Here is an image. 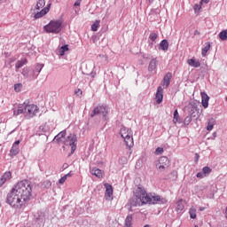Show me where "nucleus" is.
<instances>
[{
    "mask_svg": "<svg viewBox=\"0 0 227 227\" xmlns=\"http://www.w3.org/2000/svg\"><path fill=\"white\" fill-rule=\"evenodd\" d=\"M32 192L33 186H31V183L29 181H20L7 194L6 203L12 208L20 210V208L26 205V201H29V200H31Z\"/></svg>",
    "mask_w": 227,
    "mask_h": 227,
    "instance_id": "nucleus-1",
    "label": "nucleus"
},
{
    "mask_svg": "<svg viewBox=\"0 0 227 227\" xmlns=\"http://www.w3.org/2000/svg\"><path fill=\"white\" fill-rule=\"evenodd\" d=\"M39 108L35 104H29V101H25L18 106V109L13 111V116L24 114L25 118H35L38 114Z\"/></svg>",
    "mask_w": 227,
    "mask_h": 227,
    "instance_id": "nucleus-2",
    "label": "nucleus"
},
{
    "mask_svg": "<svg viewBox=\"0 0 227 227\" xmlns=\"http://www.w3.org/2000/svg\"><path fill=\"white\" fill-rule=\"evenodd\" d=\"M151 201L152 198L146 193V190L138 187L135 192V197L129 200V210H132V207H143V205H146V203H150Z\"/></svg>",
    "mask_w": 227,
    "mask_h": 227,
    "instance_id": "nucleus-3",
    "label": "nucleus"
},
{
    "mask_svg": "<svg viewBox=\"0 0 227 227\" xmlns=\"http://www.w3.org/2000/svg\"><path fill=\"white\" fill-rule=\"evenodd\" d=\"M43 29L46 33L59 35V33H61V29H63V22L59 20H51L43 27Z\"/></svg>",
    "mask_w": 227,
    "mask_h": 227,
    "instance_id": "nucleus-4",
    "label": "nucleus"
},
{
    "mask_svg": "<svg viewBox=\"0 0 227 227\" xmlns=\"http://www.w3.org/2000/svg\"><path fill=\"white\" fill-rule=\"evenodd\" d=\"M120 134L122 139H124V143H126V146H128L129 148H132V146H134V137H133L132 129L126 127H122L121 128Z\"/></svg>",
    "mask_w": 227,
    "mask_h": 227,
    "instance_id": "nucleus-5",
    "label": "nucleus"
},
{
    "mask_svg": "<svg viewBox=\"0 0 227 227\" xmlns=\"http://www.w3.org/2000/svg\"><path fill=\"white\" fill-rule=\"evenodd\" d=\"M98 114H101L103 120H107V114H109V107L104 105L96 106L90 114V118H95V116H98Z\"/></svg>",
    "mask_w": 227,
    "mask_h": 227,
    "instance_id": "nucleus-6",
    "label": "nucleus"
},
{
    "mask_svg": "<svg viewBox=\"0 0 227 227\" xmlns=\"http://www.w3.org/2000/svg\"><path fill=\"white\" fill-rule=\"evenodd\" d=\"M170 165L169 158L166 156H161L155 163L158 171H166Z\"/></svg>",
    "mask_w": 227,
    "mask_h": 227,
    "instance_id": "nucleus-7",
    "label": "nucleus"
},
{
    "mask_svg": "<svg viewBox=\"0 0 227 227\" xmlns=\"http://www.w3.org/2000/svg\"><path fill=\"white\" fill-rule=\"evenodd\" d=\"M65 146H71V153H74L77 148V136L69 134L64 141Z\"/></svg>",
    "mask_w": 227,
    "mask_h": 227,
    "instance_id": "nucleus-8",
    "label": "nucleus"
},
{
    "mask_svg": "<svg viewBox=\"0 0 227 227\" xmlns=\"http://www.w3.org/2000/svg\"><path fill=\"white\" fill-rule=\"evenodd\" d=\"M150 198L151 201L149 203H153V205H166L168 203V200H166V198H162L155 193L151 195Z\"/></svg>",
    "mask_w": 227,
    "mask_h": 227,
    "instance_id": "nucleus-9",
    "label": "nucleus"
},
{
    "mask_svg": "<svg viewBox=\"0 0 227 227\" xmlns=\"http://www.w3.org/2000/svg\"><path fill=\"white\" fill-rule=\"evenodd\" d=\"M104 186H105V189H106L105 198L107 201H111V200H113V192H114L113 185L106 183L104 184Z\"/></svg>",
    "mask_w": 227,
    "mask_h": 227,
    "instance_id": "nucleus-10",
    "label": "nucleus"
},
{
    "mask_svg": "<svg viewBox=\"0 0 227 227\" xmlns=\"http://www.w3.org/2000/svg\"><path fill=\"white\" fill-rule=\"evenodd\" d=\"M164 89L162 86H159L157 89L155 100L157 104H162V100H164Z\"/></svg>",
    "mask_w": 227,
    "mask_h": 227,
    "instance_id": "nucleus-11",
    "label": "nucleus"
},
{
    "mask_svg": "<svg viewBox=\"0 0 227 227\" xmlns=\"http://www.w3.org/2000/svg\"><path fill=\"white\" fill-rule=\"evenodd\" d=\"M19 145H20V140H17L12 144V146L10 150L11 157H15V155H19V152H20Z\"/></svg>",
    "mask_w": 227,
    "mask_h": 227,
    "instance_id": "nucleus-12",
    "label": "nucleus"
},
{
    "mask_svg": "<svg viewBox=\"0 0 227 227\" xmlns=\"http://www.w3.org/2000/svg\"><path fill=\"white\" fill-rule=\"evenodd\" d=\"M186 109L188 111V114H190L191 116H195L194 114L196 111H198V104L194 101L190 102Z\"/></svg>",
    "mask_w": 227,
    "mask_h": 227,
    "instance_id": "nucleus-13",
    "label": "nucleus"
},
{
    "mask_svg": "<svg viewBox=\"0 0 227 227\" xmlns=\"http://www.w3.org/2000/svg\"><path fill=\"white\" fill-rule=\"evenodd\" d=\"M67 136V130H63L60 133H59L53 139V141H56L58 145H64Z\"/></svg>",
    "mask_w": 227,
    "mask_h": 227,
    "instance_id": "nucleus-14",
    "label": "nucleus"
},
{
    "mask_svg": "<svg viewBox=\"0 0 227 227\" xmlns=\"http://www.w3.org/2000/svg\"><path fill=\"white\" fill-rule=\"evenodd\" d=\"M12 180V172L8 171L4 173V175L0 177V187H3L6 182H10Z\"/></svg>",
    "mask_w": 227,
    "mask_h": 227,
    "instance_id": "nucleus-15",
    "label": "nucleus"
},
{
    "mask_svg": "<svg viewBox=\"0 0 227 227\" xmlns=\"http://www.w3.org/2000/svg\"><path fill=\"white\" fill-rule=\"evenodd\" d=\"M51 10V4H49L46 7H44L42 11L35 14V19H42L43 15H47Z\"/></svg>",
    "mask_w": 227,
    "mask_h": 227,
    "instance_id": "nucleus-16",
    "label": "nucleus"
},
{
    "mask_svg": "<svg viewBox=\"0 0 227 227\" xmlns=\"http://www.w3.org/2000/svg\"><path fill=\"white\" fill-rule=\"evenodd\" d=\"M201 104L204 109L208 107V102L210 100V97L207 94V92H201Z\"/></svg>",
    "mask_w": 227,
    "mask_h": 227,
    "instance_id": "nucleus-17",
    "label": "nucleus"
},
{
    "mask_svg": "<svg viewBox=\"0 0 227 227\" xmlns=\"http://www.w3.org/2000/svg\"><path fill=\"white\" fill-rule=\"evenodd\" d=\"M171 73H168L165 74L163 81H162V86L163 88H168L169 84H171Z\"/></svg>",
    "mask_w": 227,
    "mask_h": 227,
    "instance_id": "nucleus-18",
    "label": "nucleus"
},
{
    "mask_svg": "<svg viewBox=\"0 0 227 227\" xmlns=\"http://www.w3.org/2000/svg\"><path fill=\"white\" fill-rule=\"evenodd\" d=\"M187 64L189 65V67H192L193 68H200V67H201V64L200 63V61L194 59H189L187 60Z\"/></svg>",
    "mask_w": 227,
    "mask_h": 227,
    "instance_id": "nucleus-19",
    "label": "nucleus"
},
{
    "mask_svg": "<svg viewBox=\"0 0 227 227\" xmlns=\"http://www.w3.org/2000/svg\"><path fill=\"white\" fill-rule=\"evenodd\" d=\"M24 65H27V59H22L20 60H18L15 65L16 72H19V68H22Z\"/></svg>",
    "mask_w": 227,
    "mask_h": 227,
    "instance_id": "nucleus-20",
    "label": "nucleus"
},
{
    "mask_svg": "<svg viewBox=\"0 0 227 227\" xmlns=\"http://www.w3.org/2000/svg\"><path fill=\"white\" fill-rule=\"evenodd\" d=\"M155 68H157V59H153L149 63L148 71L149 72H153V70H155Z\"/></svg>",
    "mask_w": 227,
    "mask_h": 227,
    "instance_id": "nucleus-21",
    "label": "nucleus"
},
{
    "mask_svg": "<svg viewBox=\"0 0 227 227\" xmlns=\"http://www.w3.org/2000/svg\"><path fill=\"white\" fill-rule=\"evenodd\" d=\"M91 175L97 176L98 178H102V170H100L98 168H93L91 169Z\"/></svg>",
    "mask_w": 227,
    "mask_h": 227,
    "instance_id": "nucleus-22",
    "label": "nucleus"
},
{
    "mask_svg": "<svg viewBox=\"0 0 227 227\" xmlns=\"http://www.w3.org/2000/svg\"><path fill=\"white\" fill-rule=\"evenodd\" d=\"M160 47L162 51H168L169 49V43H168V40L164 39L160 42Z\"/></svg>",
    "mask_w": 227,
    "mask_h": 227,
    "instance_id": "nucleus-23",
    "label": "nucleus"
},
{
    "mask_svg": "<svg viewBox=\"0 0 227 227\" xmlns=\"http://www.w3.org/2000/svg\"><path fill=\"white\" fill-rule=\"evenodd\" d=\"M185 208V206L184 205V200H179L176 203V212H182Z\"/></svg>",
    "mask_w": 227,
    "mask_h": 227,
    "instance_id": "nucleus-24",
    "label": "nucleus"
},
{
    "mask_svg": "<svg viewBox=\"0 0 227 227\" xmlns=\"http://www.w3.org/2000/svg\"><path fill=\"white\" fill-rule=\"evenodd\" d=\"M214 125H215V120L214 118H211L207 121V130L210 132L214 129Z\"/></svg>",
    "mask_w": 227,
    "mask_h": 227,
    "instance_id": "nucleus-25",
    "label": "nucleus"
},
{
    "mask_svg": "<svg viewBox=\"0 0 227 227\" xmlns=\"http://www.w3.org/2000/svg\"><path fill=\"white\" fill-rule=\"evenodd\" d=\"M220 40H222L223 42H226L227 40V29L223 30L219 33L218 35Z\"/></svg>",
    "mask_w": 227,
    "mask_h": 227,
    "instance_id": "nucleus-26",
    "label": "nucleus"
},
{
    "mask_svg": "<svg viewBox=\"0 0 227 227\" xmlns=\"http://www.w3.org/2000/svg\"><path fill=\"white\" fill-rule=\"evenodd\" d=\"M124 227H132V215H128L125 219Z\"/></svg>",
    "mask_w": 227,
    "mask_h": 227,
    "instance_id": "nucleus-27",
    "label": "nucleus"
},
{
    "mask_svg": "<svg viewBox=\"0 0 227 227\" xmlns=\"http://www.w3.org/2000/svg\"><path fill=\"white\" fill-rule=\"evenodd\" d=\"M196 115H191L189 114L184 118V125H190L191 121H192V118H195Z\"/></svg>",
    "mask_w": 227,
    "mask_h": 227,
    "instance_id": "nucleus-28",
    "label": "nucleus"
},
{
    "mask_svg": "<svg viewBox=\"0 0 227 227\" xmlns=\"http://www.w3.org/2000/svg\"><path fill=\"white\" fill-rule=\"evenodd\" d=\"M210 51V43H208L204 48H202L201 54L203 58L207 56V52Z\"/></svg>",
    "mask_w": 227,
    "mask_h": 227,
    "instance_id": "nucleus-29",
    "label": "nucleus"
},
{
    "mask_svg": "<svg viewBox=\"0 0 227 227\" xmlns=\"http://www.w3.org/2000/svg\"><path fill=\"white\" fill-rule=\"evenodd\" d=\"M45 6V0H37L35 8L40 10V8H43Z\"/></svg>",
    "mask_w": 227,
    "mask_h": 227,
    "instance_id": "nucleus-30",
    "label": "nucleus"
},
{
    "mask_svg": "<svg viewBox=\"0 0 227 227\" xmlns=\"http://www.w3.org/2000/svg\"><path fill=\"white\" fill-rule=\"evenodd\" d=\"M202 173L204 174L205 176H208V175L212 173V169L209 167H204L202 168Z\"/></svg>",
    "mask_w": 227,
    "mask_h": 227,
    "instance_id": "nucleus-31",
    "label": "nucleus"
},
{
    "mask_svg": "<svg viewBox=\"0 0 227 227\" xmlns=\"http://www.w3.org/2000/svg\"><path fill=\"white\" fill-rule=\"evenodd\" d=\"M100 26V21L96 20L92 25H91V29L93 31H98V27Z\"/></svg>",
    "mask_w": 227,
    "mask_h": 227,
    "instance_id": "nucleus-32",
    "label": "nucleus"
},
{
    "mask_svg": "<svg viewBox=\"0 0 227 227\" xmlns=\"http://www.w3.org/2000/svg\"><path fill=\"white\" fill-rule=\"evenodd\" d=\"M157 38H159V35L155 32L151 33L149 35V40H151V42H155Z\"/></svg>",
    "mask_w": 227,
    "mask_h": 227,
    "instance_id": "nucleus-33",
    "label": "nucleus"
},
{
    "mask_svg": "<svg viewBox=\"0 0 227 227\" xmlns=\"http://www.w3.org/2000/svg\"><path fill=\"white\" fill-rule=\"evenodd\" d=\"M43 68V64H37L35 68V74L37 73V75H38V74H40V72H42Z\"/></svg>",
    "mask_w": 227,
    "mask_h": 227,
    "instance_id": "nucleus-34",
    "label": "nucleus"
},
{
    "mask_svg": "<svg viewBox=\"0 0 227 227\" xmlns=\"http://www.w3.org/2000/svg\"><path fill=\"white\" fill-rule=\"evenodd\" d=\"M201 6H202V4L200 2V4H194V6H193L194 12L200 13V10H201Z\"/></svg>",
    "mask_w": 227,
    "mask_h": 227,
    "instance_id": "nucleus-35",
    "label": "nucleus"
},
{
    "mask_svg": "<svg viewBox=\"0 0 227 227\" xmlns=\"http://www.w3.org/2000/svg\"><path fill=\"white\" fill-rule=\"evenodd\" d=\"M178 118H180V115L178 114V110L176 109L174 111V118H173V122L176 123L178 121Z\"/></svg>",
    "mask_w": 227,
    "mask_h": 227,
    "instance_id": "nucleus-36",
    "label": "nucleus"
},
{
    "mask_svg": "<svg viewBox=\"0 0 227 227\" xmlns=\"http://www.w3.org/2000/svg\"><path fill=\"white\" fill-rule=\"evenodd\" d=\"M191 219H196V209L192 207L189 211Z\"/></svg>",
    "mask_w": 227,
    "mask_h": 227,
    "instance_id": "nucleus-37",
    "label": "nucleus"
},
{
    "mask_svg": "<svg viewBox=\"0 0 227 227\" xmlns=\"http://www.w3.org/2000/svg\"><path fill=\"white\" fill-rule=\"evenodd\" d=\"M21 90H22V83H16V84H14V91L19 93Z\"/></svg>",
    "mask_w": 227,
    "mask_h": 227,
    "instance_id": "nucleus-38",
    "label": "nucleus"
},
{
    "mask_svg": "<svg viewBox=\"0 0 227 227\" xmlns=\"http://www.w3.org/2000/svg\"><path fill=\"white\" fill-rule=\"evenodd\" d=\"M67 51H68V45H63L60 48V56H65V52H67Z\"/></svg>",
    "mask_w": 227,
    "mask_h": 227,
    "instance_id": "nucleus-39",
    "label": "nucleus"
},
{
    "mask_svg": "<svg viewBox=\"0 0 227 227\" xmlns=\"http://www.w3.org/2000/svg\"><path fill=\"white\" fill-rule=\"evenodd\" d=\"M164 153V148L162 147H157L155 150L156 155H162Z\"/></svg>",
    "mask_w": 227,
    "mask_h": 227,
    "instance_id": "nucleus-40",
    "label": "nucleus"
},
{
    "mask_svg": "<svg viewBox=\"0 0 227 227\" xmlns=\"http://www.w3.org/2000/svg\"><path fill=\"white\" fill-rule=\"evenodd\" d=\"M27 72H28L27 67H24L21 74L24 77H27Z\"/></svg>",
    "mask_w": 227,
    "mask_h": 227,
    "instance_id": "nucleus-41",
    "label": "nucleus"
},
{
    "mask_svg": "<svg viewBox=\"0 0 227 227\" xmlns=\"http://www.w3.org/2000/svg\"><path fill=\"white\" fill-rule=\"evenodd\" d=\"M197 178H205V174L203 172H198L196 175Z\"/></svg>",
    "mask_w": 227,
    "mask_h": 227,
    "instance_id": "nucleus-42",
    "label": "nucleus"
},
{
    "mask_svg": "<svg viewBox=\"0 0 227 227\" xmlns=\"http://www.w3.org/2000/svg\"><path fill=\"white\" fill-rule=\"evenodd\" d=\"M65 182H67V176H62L59 180V183L63 184H65Z\"/></svg>",
    "mask_w": 227,
    "mask_h": 227,
    "instance_id": "nucleus-43",
    "label": "nucleus"
},
{
    "mask_svg": "<svg viewBox=\"0 0 227 227\" xmlns=\"http://www.w3.org/2000/svg\"><path fill=\"white\" fill-rule=\"evenodd\" d=\"M125 162H127V159L121 158V159L120 160V163H121V164H125Z\"/></svg>",
    "mask_w": 227,
    "mask_h": 227,
    "instance_id": "nucleus-44",
    "label": "nucleus"
},
{
    "mask_svg": "<svg viewBox=\"0 0 227 227\" xmlns=\"http://www.w3.org/2000/svg\"><path fill=\"white\" fill-rule=\"evenodd\" d=\"M67 168H68V165L67 163H64L62 166V171H65V169H67Z\"/></svg>",
    "mask_w": 227,
    "mask_h": 227,
    "instance_id": "nucleus-45",
    "label": "nucleus"
},
{
    "mask_svg": "<svg viewBox=\"0 0 227 227\" xmlns=\"http://www.w3.org/2000/svg\"><path fill=\"white\" fill-rule=\"evenodd\" d=\"M200 3L202 5H203V3H205L206 4H208L209 1L208 0H201Z\"/></svg>",
    "mask_w": 227,
    "mask_h": 227,
    "instance_id": "nucleus-46",
    "label": "nucleus"
},
{
    "mask_svg": "<svg viewBox=\"0 0 227 227\" xmlns=\"http://www.w3.org/2000/svg\"><path fill=\"white\" fill-rule=\"evenodd\" d=\"M64 176H67V178L72 177V172L66 174Z\"/></svg>",
    "mask_w": 227,
    "mask_h": 227,
    "instance_id": "nucleus-47",
    "label": "nucleus"
},
{
    "mask_svg": "<svg viewBox=\"0 0 227 227\" xmlns=\"http://www.w3.org/2000/svg\"><path fill=\"white\" fill-rule=\"evenodd\" d=\"M212 136L211 139H215V137H217V133L214 132Z\"/></svg>",
    "mask_w": 227,
    "mask_h": 227,
    "instance_id": "nucleus-48",
    "label": "nucleus"
},
{
    "mask_svg": "<svg viewBox=\"0 0 227 227\" xmlns=\"http://www.w3.org/2000/svg\"><path fill=\"white\" fill-rule=\"evenodd\" d=\"M74 6H81V2L77 0V1L74 3Z\"/></svg>",
    "mask_w": 227,
    "mask_h": 227,
    "instance_id": "nucleus-49",
    "label": "nucleus"
},
{
    "mask_svg": "<svg viewBox=\"0 0 227 227\" xmlns=\"http://www.w3.org/2000/svg\"><path fill=\"white\" fill-rule=\"evenodd\" d=\"M76 95L77 93H81V95H82V90H81V89H78L77 90H75L74 92Z\"/></svg>",
    "mask_w": 227,
    "mask_h": 227,
    "instance_id": "nucleus-50",
    "label": "nucleus"
},
{
    "mask_svg": "<svg viewBox=\"0 0 227 227\" xmlns=\"http://www.w3.org/2000/svg\"><path fill=\"white\" fill-rule=\"evenodd\" d=\"M206 208H207V207H199V210H200V212H203L204 210H206Z\"/></svg>",
    "mask_w": 227,
    "mask_h": 227,
    "instance_id": "nucleus-51",
    "label": "nucleus"
},
{
    "mask_svg": "<svg viewBox=\"0 0 227 227\" xmlns=\"http://www.w3.org/2000/svg\"><path fill=\"white\" fill-rule=\"evenodd\" d=\"M15 59H16L15 58L10 59L9 63H13L15 61Z\"/></svg>",
    "mask_w": 227,
    "mask_h": 227,
    "instance_id": "nucleus-52",
    "label": "nucleus"
},
{
    "mask_svg": "<svg viewBox=\"0 0 227 227\" xmlns=\"http://www.w3.org/2000/svg\"><path fill=\"white\" fill-rule=\"evenodd\" d=\"M195 157H196V160H198L200 159V154L195 153Z\"/></svg>",
    "mask_w": 227,
    "mask_h": 227,
    "instance_id": "nucleus-53",
    "label": "nucleus"
},
{
    "mask_svg": "<svg viewBox=\"0 0 227 227\" xmlns=\"http://www.w3.org/2000/svg\"><path fill=\"white\" fill-rule=\"evenodd\" d=\"M95 75H97L96 73H91V77H95Z\"/></svg>",
    "mask_w": 227,
    "mask_h": 227,
    "instance_id": "nucleus-54",
    "label": "nucleus"
},
{
    "mask_svg": "<svg viewBox=\"0 0 227 227\" xmlns=\"http://www.w3.org/2000/svg\"><path fill=\"white\" fill-rule=\"evenodd\" d=\"M225 219H227V207L225 208Z\"/></svg>",
    "mask_w": 227,
    "mask_h": 227,
    "instance_id": "nucleus-55",
    "label": "nucleus"
},
{
    "mask_svg": "<svg viewBox=\"0 0 227 227\" xmlns=\"http://www.w3.org/2000/svg\"><path fill=\"white\" fill-rule=\"evenodd\" d=\"M144 227H151L149 224H145Z\"/></svg>",
    "mask_w": 227,
    "mask_h": 227,
    "instance_id": "nucleus-56",
    "label": "nucleus"
},
{
    "mask_svg": "<svg viewBox=\"0 0 227 227\" xmlns=\"http://www.w3.org/2000/svg\"><path fill=\"white\" fill-rule=\"evenodd\" d=\"M149 1V3H153V0H148Z\"/></svg>",
    "mask_w": 227,
    "mask_h": 227,
    "instance_id": "nucleus-57",
    "label": "nucleus"
},
{
    "mask_svg": "<svg viewBox=\"0 0 227 227\" xmlns=\"http://www.w3.org/2000/svg\"><path fill=\"white\" fill-rule=\"evenodd\" d=\"M62 148L65 150V145H63Z\"/></svg>",
    "mask_w": 227,
    "mask_h": 227,
    "instance_id": "nucleus-58",
    "label": "nucleus"
},
{
    "mask_svg": "<svg viewBox=\"0 0 227 227\" xmlns=\"http://www.w3.org/2000/svg\"><path fill=\"white\" fill-rule=\"evenodd\" d=\"M77 1H79L81 3V1H82V0H77Z\"/></svg>",
    "mask_w": 227,
    "mask_h": 227,
    "instance_id": "nucleus-59",
    "label": "nucleus"
},
{
    "mask_svg": "<svg viewBox=\"0 0 227 227\" xmlns=\"http://www.w3.org/2000/svg\"><path fill=\"white\" fill-rule=\"evenodd\" d=\"M194 227H199L198 225H195Z\"/></svg>",
    "mask_w": 227,
    "mask_h": 227,
    "instance_id": "nucleus-60",
    "label": "nucleus"
}]
</instances>
